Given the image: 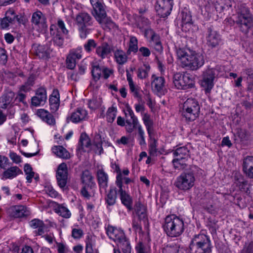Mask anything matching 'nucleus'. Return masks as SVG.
Wrapping results in <instances>:
<instances>
[{"mask_svg":"<svg viewBox=\"0 0 253 253\" xmlns=\"http://www.w3.org/2000/svg\"><path fill=\"white\" fill-rule=\"evenodd\" d=\"M225 22L231 26L236 24L240 31L245 34L253 28V16L245 3L238 5L235 20L230 17L225 19Z\"/></svg>","mask_w":253,"mask_h":253,"instance_id":"nucleus-1","label":"nucleus"},{"mask_svg":"<svg viewBox=\"0 0 253 253\" xmlns=\"http://www.w3.org/2000/svg\"><path fill=\"white\" fill-rule=\"evenodd\" d=\"M176 55L182 67L191 71H196L205 64L203 54L190 49L179 48Z\"/></svg>","mask_w":253,"mask_h":253,"instance_id":"nucleus-2","label":"nucleus"},{"mask_svg":"<svg viewBox=\"0 0 253 253\" xmlns=\"http://www.w3.org/2000/svg\"><path fill=\"white\" fill-rule=\"evenodd\" d=\"M93 7L91 14L100 26L105 30H110L117 27L110 17L107 16L104 3L99 0H90Z\"/></svg>","mask_w":253,"mask_h":253,"instance_id":"nucleus-3","label":"nucleus"},{"mask_svg":"<svg viewBox=\"0 0 253 253\" xmlns=\"http://www.w3.org/2000/svg\"><path fill=\"white\" fill-rule=\"evenodd\" d=\"M125 117L126 123V131L128 133H131L135 129H136V138L139 145L140 146H146V142L144 130L142 126L139 124V121L134 115L133 111L129 107L126 108Z\"/></svg>","mask_w":253,"mask_h":253,"instance_id":"nucleus-4","label":"nucleus"},{"mask_svg":"<svg viewBox=\"0 0 253 253\" xmlns=\"http://www.w3.org/2000/svg\"><path fill=\"white\" fill-rule=\"evenodd\" d=\"M199 173H202V169L196 166H193L189 171L182 172L176 178L174 185L181 190H188L194 185L195 176Z\"/></svg>","mask_w":253,"mask_h":253,"instance_id":"nucleus-5","label":"nucleus"},{"mask_svg":"<svg viewBox=\"0 0 253 253\" xmlns=\"http://www.w3.org/2000/svg\"><path fill=\"white\" fill-rule=\"evenodd\" d=\"M163 227L167 235L171 237L180 236L184 230L183 220L174 214L166 217Z\"/></svg>","mask_w":253,"mask_h":253,"instance_id":"nucleus-6","label":"nucleus"},{"mask_svg":"<svg viewBox=\"0 0 253 253\" xmlns=\"http://www.w3.org/2000/svg\"><path fill=\"white\" fill-rule=\"evenodd\" d=\"M211 248L210 237L204 234L195 235L189 245L190 253H211Z\"/></svg>","mask_w":253,"mask_h":253,"instance_id":"nucleus-7","label":"nucleus"},{"mask_svg":"<svg viewBox=\"0 0 253 253\" xmlns=\"http://www.w3.org/2000/svg\"><path fill=\"white\" fill-rule=\"evenodd\" d=\"M75 24L77 25L81 39H85L90 34L94 21L92 17L86 12H81L76 15Z\"/></svg>","mask_w":253,"mask_h":253,"instance_id":"nucleus-8","label":"nucleus"},{"mask_svg":"<svg viewBox=\"0 0 253 253\" xmlns=\"http://www.w3.org/2000/svg\"><path fill=\"white\" fill-rule=\"evenodd\" d=\"M79 149L88 153L92 151L101 155L103 152L102 142L100 136L97 135L92 143L89 136L85 133H82L79 142Z\"/></svg>","mask_w":253,"mask_h":253,"instance_id":"nucleus-9","label":"nucleus"},{"mask_svg":"<svg viewBox=\"0 0 253 253\" xmlns=\"http://www.w3.org/2000/svg\"><path fill=\"white\" fill-rule=\"evenodd\" d=\"M200 112V106L198 100L189 98L183 104L181 115L186 121L191 122L195 120L199 117Z\"/></svg>","mask_w":253,"mask_h":253,"instance_id":"nucleus-10","label":"nucleus"},{"mask_svg":"<svg viewBox=\"0 0 253 253\" xmlns=\"http://www.w3.org/2000/svg\"><path fill=\"white\" fill-rule=\"evenodd\" d=\"M219 75V68L217 67L208 68L203 72L201 84L205 88L206 93L211 91L214 86L215 78Z\"/></svg>","mask_w":253,"mask_h":253,"instance_id":"nucleus-11","label":"nucleus"},{"mask_svg":"<svg viewBox=\"0 0 253 253\" xmlns=\"http://www.w3.org/2000/svg\"><path fill=\"white\" fill-rule=\"evenodd\" d=\"M173 83L175 87L178 89H187L193 87L195 81L189 74L176 73L173 77Z\"/></svg>","mask_w":253,"mask_h":253,"instance_id":"nucleus-12","label":"nucleus"},{"mask_svg":"<svg viewBox=\"0 0 253 253\" xmlns=\"http://www.w3.org/2000/svg\"><path fill=\"white\" fill-rule=\"evenodd\" d=\"M31 22L33 28L38 31H43L47 28L46 18L40 10H37L32 14Z\"/></svg>","mask_w":253,"mask_h":253,"instance_id":"nucleus-13","label":"nucleus"},{"mask_svg":"<svg viewBox=\"0 0 253 253\" xmlns=\"http://www.w3.org/2000/svg\"><path fill=\"white\" fill-rule=\"evenodd\" d=\"M173 5V0H158L156 9L159 15L162 17H165L170 14Z\"/></svg>","mask_w":253,"mask_h":253,"instance_id":"nucleus-14","label":"nucleus"},{"mask_svg":"<svg viewBox=\"0 0 253 253\" xmlns=\"http://www.w3.org/2000/svg\"><path fill=\"white\" fill-rule=\"evenodd\" d=\"M206 38L207 44L212 48L217 47L221 42L220 35L211 27L207 29Z\"/></svg>","mask_w":253,"mask_h":253,"instance_id":"nucleus-15","label":"nucleus"},{"mask_svg":"<svg viewBox=\"0 0 253 253\" xmlns=\"http://www.w3.org/2000/svg\"><path fill=\"white\" fill-rule=\"evenodd\" d=\"M56 177L58 185L60 188H64L67 184L68 179V169L65 163H61L58 166Z\"/></svg>","mask_w":253,"mask_h":253,"instance_id":"nucleus-16","label":"nucleus"},{"mask_svg":"<svg viewBox=\"0 0 253 253\" xmlns=\"http://www.w3.org/2000/svg\"><path fill=\"white\" fill-rule=\"evenodd\" d=\"M47 100L46 89L44 87H40L36 91L35 95L31 99V104L37 107L45 103Z\"/></svg>","mask_w":253,"mask_h":253,"instance_id":"nucleus-17","label":"nucleus"},{"mask_svg":"<svg viewBox=\"0 0 253 253\" xmlns=\"http://www.w3.org/2000/svg\"><path fill=\"white\" fill-rule=\"evenodd\" d=\"M106 233L109 238L117 244L126 237L124 232L119 229L109 225L106 228Z\"/></svg>","mask_w":253,"mask_h":253,"instance_id":"nucleus-18","label":"nucleus"},{"mask_svg":"<svg viewBox=\"0 0 253 253\" xmlns=\"http://www.w3.org/2000/svg\"><path fill=\"white\" fill-rule=\"evenodd\" d=\"M34 54L41 59H47L49 57L51 51L46 45L34 44L32 47Z\"/></svg>","mask_w":253,"mask_h":253,"instance_id":"nucleus-19","label":"nucleus"},{"mask_svg":"<svg viewBox=\"0 0 253 253\" xmlns=\"http://www.w3.org/2000/svg\"><path fill=\"white\" fill-rule=\"evenodd\" d=\"M50 34L52 37V40L54 44L59 47L63 45L64 38L62 33L58 30L56 26L52 24L50 27Z\"/></svg>","mask_w":253,"mask_h":253,"instance_id":"nucleus-20","label":"nucleus"},{"mask_svg":"<svg viewBox=\"0 0 253 253\" xmlns=\"http://www.w3.org/2000/svg\"><path fill=\"white\" fill-rule=\"evenodd\" d=\"M151 79V86L153 90L159 93H163L165 84V78L153 75Z\"/></svg>","mask_w":253,"mask_h":253,"instance_id":"nucleus-21","label":"nucleus"},{"mask_svg":"<svg viewBox=\"0 0 253 253\" xmlns=\"http://www.w3.org/2000/svg\"><path fill=\"white\" fill-rule=\"evenodd\" d=\"M118 193L122 204L124 205L128 211L132 210L133 209L132 198L129 194L126 191V187L118 189Z\"/></svg>","mask_w":253,"mask_h":253,"instance_id":"nucleus-22","label":"nucleus"},{"mask_svg":"<svg viewBox=\"0 0 253 253\" xmlns=\"http://www.w3.org/2000/svg\"><path fill=\"white\" fill-rule=\"evenodd\" d=\"M133 209L134 216L139 218V220H143L144 221L147 220L146 207L140 201H137L135 203Z\"/></svg>","mask_w":253,"mask_h":253,"instance_id":"nucleus-23","label":"nucleus"},{"mask_svg":"<svg viewBox=\"0 0 253 253\" xmlns=\"http://www.w3.org/2000/svg\"><path fill=\"white\" fill-rule=\"evenodd\" d=\"M88 119V113L87 111L83 108H78L71 114L70 120L74 123H79Z\"/></svg>","mask_w":253,"mask_h":253,"instance_id":"nucleus-24","label":"nucleus"},{"mask_svg":"<svg viewBox=\"0 0 253 253\" xmlns=\"http://www.w3.org/2000/svg\"><path fill=\"white\" fill-rule=\"evenodd\" d=\"M142 120L146 127L149 137H151L154 134V123L151 118V115L148 113H141Z\"/></svg>","mask_w":253,"mask_h":253,"instance_id":"nucleus-25","label":"nucleus"},{"mask_svg":"<svg viewBox=\"0 0 253 253\" xmlns=\"http://www.w3.org/2000/svg\"><path fill=\"white\" fill-rule=\"evenodd\" d=\"M129 173V171L128 169H126L121 172V175L120 173L117 174L116 184L118 187V189L124 188V187H125L123 185V182L126 184H128L132 181L130 178L127 177Z\"/></svg>","mask_w":253,"mask_h":253,"instance_id":"nucleus-26","label":"nucleus"},{"mask_svg":"<svg viewBox=\"0 0 253 253\" xmlns=\"http://www.w3.org/2000/svg\"><path fill=\"white\" fill-rule=\"evenodd\" d=\"M10 215L15 218L22 217L29 214L27 208L23 205H16L11 207L9 210Z\"/></svg>","mask_w":253,"mask_h":253,"instance_id":"nucleus-27","label":"nucleus"},{"mask_svg":"<svg viewBox=\"0 0 253 253\" xmlns=\"http://www.w3.org/2000/svg\"><path fill=\"white\" fill-rule=\"evenodd\" d=\"M14 97L15 93L13 91L9 90L5 92L0 97V108L5 109L11 106Z\"/></svg>","mask_w":253,"mask_h":253,"instance_id":"nucleus-28","label":"nucleus"},{"mask_svg":"<svg viewBox=\"0 0 253 253\" xmlns=\"http://www.w3.org/2000/svg\"><path fill=\"white\" fill-rule=\"evenodd\" d=\"M243 170L247 177L253 178V157L247 156L244 159Z\"/></svg>","mask_w":253,"mask_h":253,"instance_id":"nucleus-29","label":"nucleus"},{"mask_svg":"<svg viewBox=\"0 0 253 253\" xmlns=\"http://www.w3.org/2000/svg\"><path fill=\"white\" fill-rule=\"evenodd\" d=\"M49 101L50 110L53 112H56L60 105V95L58 89H53L50 96Z\"/></svg>","mask_w":253,"mask_h":253,"instance_id":"nucleus-30","label":"nucleus"},{"mask_svg":"<svg viewBox=\"0 0 253 253\" xmlns=\"http://www.w3.org/2000/svg\"><path fill=\"white\" fill-rule=\"evenodd\" d=\"M96 176L100 188L106 190L109 180L107 173L103 169H99L97 171Z\"/></svg>","mask_w":253,"mask_h":253,"instance_id":"nucleus-31","label":"nucleus"},{"mask_svg":"<svg viewBox=\"0 0 253 253\" xmlns=\"http://www.w3.org/2000/svg\"><path fill=\"white\" fill-rule=\"evenodd\" d=\"M53 210L55 212L63 218H69L71 216V212L64 204L55 203Z\"/></svg>","mask_w":253,"mask_h":253,"instance_id":"nucleus-32","label":"nucleus"},{"mask_svg":"<svg viewBox=\"0 0 253 253\" xmlns=\"http://www.w3.org/2000/svg\"><path fill=\"white\" fill-rule=\"evenodd\" d=\"M175 158L188 160L190 158L189 151L185 146L177 148L173 151Z\"/></svg>","mask_w":253,"mask_h":253,"instance_id":"nucleus-33","label":"nucleus"},{"mask_svg":"<svg viewBox=\"0 0 253 253\" xmlns=\"http://www.w3.org/2000/svg\"><path fill=\"white\" fill-rule=\"evenodd\" d=\"M182 18V29L183 31H186L187 29L191 28L193 24L192 16L189 12L182 11L181 12Z\"/></svg>","mask_w":253,"mask_h":253,"instance_id":"nucleus-34","label":"nucleus"},{"mask_svg":"<svg viewBox=\"0 0 253 253\" xmlns=\"http://www.w3.org/2000/svg\"><path fill=\"white\" fill-rule=\"evenodd\" d=\"M95 52L100 58L104 59L111 53V49L107 42H103L96 47Z\"/></svg>","mask_w":253,"mask_h":253,"instance_id":"nucleus-35","label":"nucleus"},{"mask_svg":"<svg viewBox=\"0 0 253 253\" xmlns=\"http://www.w3.org/2000/svg\"><path fill=\"white\" fill-rule=\"evenodd\" d=\"M20 174H22V170L18 167L13 166L5 170L2 176L4 179H12Z\"/></svg>","mask_w":253,"mask_h":253,"instance_id":"nucleus-36","label":"nucleus"},{"mask_svg":"<svg viewBox=\"0 0 253 253\" xmlns=\"http://www.w3.org/2000/svg\"><path fill=\"white\" fill-rule=\"evenodd\" d=\"M82 180L84 185L87 186L88 188L90 187V189H92L95 186V183L93 181V177L88 170H86L83 171Z\"/></svg>","mask_w":253,"mask_h":253,"instance_id":"nucleus-37","label":"nucleus"},{"mask_svg":"<svg viewBox=\"0 0 253 253\" xmlns=\"http://www.w3.org/2000/svg\"><path fill=\"white\" fill-rule=\"evenodd\" d=\"M150 142L148 145L149 154L151 157H156L160 154V151L157 148V140L154 137V134H152L151 137H149Z\"/></svg>","mask_w":253,"mask_h":253,"instance_id":"nucleus-38","label":"nucleus"},{"mask_svg":"<svg viewBox=\"0 0 253 253\" xmlns=\"http://www.w3.org/2000/svg\"><path fill=\"white\" fill-rule=\"evenodd\" d=\"M52 151L60 158L67 159L70 157L69 152L62 146H54L52 148Z\"/></svg>","mask_w":253,"mask_h":253,"instance_id":"nucleus-39","label":"nucleus"},{"mask_svg":"<svg viewBox=\"0 0 253 253\" xmlns=\"http://www.w3.org/2000/svg\"><path fill=\"white\" fill-rule=\"evenodd\" d=\"M117 198L116 188H111L106 194L105 200L108 206H112L115 204Z\"/></svg>","mask_w":253,"mask_h":253,"instance_id":"nucleus-40","label":"nucleus"},{"mask_svg":"<svg viewBox=\"0 0 253 253\" xmlns=\"http://www.w3.org/2000/svg\"><path fill=\"white\" fill-rule=\"evenodd\" d=\"M126 79L128 83L130 91L133 93L134 97H138L139 95V87L136 85L132 80V74L128 70L126 71Z\"/></svg>","mask_w":253,"mask_h":253,"instance_id":"nucleus-41","label":"nucleus"},{"mask_svg":"<svg viewBox=\"0 0 253 253\" xmlns=\"http://www.w3.org/2000/svg\"><path fill=\"white\" fill-rule=\"evenodd\" d=\"M114 57L116 62L119 65H124L127 61V56L121 49H117L114 51Z\"/></svg>","mask_w":253,"mask_h":253,"instance_id":"nucleus-42","label":"nucleus"},{"mask_svg":"<svg viewBox=\"0 0 253 253\" xmlns=\"http://www.w3.org/2000/svg\"><path fill=\"white\" fill-rule=\"evenodd\" d=\"M150 66L148 64H144L139 67L137 70V77L138 79L143 80L146 79L149 75Z\"/></svg>","mask_w":253,"mask_h":253,"instance_id":"nucleus-43","label":"nucleus"},{"mask_svg":"<svg viewBox=\"0 0 253 253\" xmlns=\"http://www.w3.org/2000/svg\"><path fill=\"white\" fill-rule=\"evenodd\" d=\"M163 253H188L183 248L176 246H167L163 250Z\"/></svg>","mask_w":253,"mask_h":253,"instance_id":"nucleus-44","label":"nucleus"},{"mask_svg":"<svg viewBox=\"0 0 253 253\" xmlns=\"http://www.w3.org/2000/svg\"><path fill=\"white\" fill-rule=\"evenodd\" d=\"M138 41L135 37L131 36L129 40V47L127 51L128 54L131 52L136 53L138 51Z\"/></svg>","mask_w":253,"mask_h":253,"instance_id":"nucleus-45","label":"nucleus"},{"mask_svg":"<svg viewBox=\"0 0 253 253\" xmlns=\"http://www.w3.org/2000/svg\"><path fill=\"white\" fill-rule=\"evenodd\" d=\"M118 247H119L123 251L124 253H131V246L129 241L124 238V240H122L117 244Z\"/></svg>","mask_w":253,"mask_h":253,"instance_id":"nucleus-46","label":"nucleus"},{"mask_svg":"<svg viewBox=\"0 0 253 253\" xmlns=\"http://www.w3.org/2000/svg\"><path fill=\"white\" fill-rule=\"evenodd\" d=\"M155 50L159 53L162 52L163 47L158 35L154 36L151 39Z\"/></svg>","mask_w":253,"mask_h":253,"instance_id":"nucleus-47","label":"nucleus"},{"mask_svg":"<svg viewBox=\"0 0 253 253\" xmlns=\"http://www.w3.org/2000/svg\"><path fill=\"white\" fill-rule=\"evenodd\" d=\"M117 111V108L113 106L108 109L106 113V119L108 122L111 123L114 122L116 117Z\"/></svg>","mask_w":253,"mask_h":253,"instance_id":"nucleus-48","label":"nucleus"},{"mask_svg":"<svg viewBox=\"0 0 253 253\" xmlns=\"http://www.w3.org/2000/svg\"><path fill=\"white\" fill-rule=\"evenodd\" d=\"M187 160L183 159L174 158L172 162L175 169H183L187 166Z\"/></svg>","mask_w":253,"mask_h":253,"instance_id":"nucleus-49","label":"nucleus"},{"mask_svg":"<svg viewBox=\"0 0 253 253\" xmlns=\"http://www.w3.org/2000/svg\"><path fill=\"white\" fill-rule=\"evenodd\" d=\"M82 48L81 46H80L71 49L69 52V55L77 60L82 58Z\"/></svg>","mask_w":253,"mask_h":253,"instance_id":"nucleus-50","label":"nucleus"},{"mask_svg":"<svg viewBox=\"0 0 253 253\" xmlns=\"http://www.w3.org/2000/svg\"><path fill=\"white\" fill-rule=\"evenodd\" d=\"M24 172L27 175L26 179L27 181L29 183L31 182L32 179L34 176V172L33 171L32 168L29 164H26L25 165Z\"/></svg>","mask_w":253,"mask_h":253,"instance_id":"nucleus-51","label":"nucleus"},{"mask_svg":"<svg viewBox=\"0 0 253 253\" xmlns=\"http://www.w3.org/2000/svg\"><path fill=\"white\" fill-rule=\"evenodd\" d=\"M92 75L95 81H98L102 74V70L100 68L99 65H93L92 66L91 70Z\"/></svg>","mask_w":253,"mask_h":253,"instance_id":"nucleus-52","label":"nucleus"},{"mask_svg":"<svg viewBox=\"0 0 253 253\" xmlns=\"http://www.w3.org/2000/svg\"><path fill=\"white\" fill-rule=\"evenodd\" d=\"M143 220H139V218L133 216L132 222V226L133 230L136 232H140L142 230L141 221Z\"/></svg>","mask_w":253,"mask_h":253,"instance_id":"nucleus-53","label":"nucleus"},{"mask_svg":"<svg viewBox=\"0 0 253 253\" xmlns=\"http://www.w3.org/2000/svg\"><path fill=\"white\" fill-rule=\"evenodd\" d=\"M88 107L94 110L98 108L101 105V100L96 98H93L88 100Z\"/></svg>","mask_w":253,"mask_h":253,"instance_id":"nucleus-54","label":"nucleus"},{"mask_svg":"<svg viewBox=\"0 0 253 253\" xmlns=\"http://www.w3.org/2000/svg\"><path fill=\"white\" fill-rule=\"evenodd\" d=\"M96 43L93 39H89L84 44V48L87 52H90L92 49L96 47Z\"/></svg>","mask_w":253,"mask_h":253,"instance_id":"nucleus-55","label":"nucleus"},{"mask_svg":"<svg viewBox=\"0 0 253 253\" xmlns=\"http://www.w3.org/2000/svg\"><path fill=\"white\" fill-rule=\"evenodd\" d=\"M136 253H150V250L142 243H138L135 246Z\"/></svg>","mask_w":253,"mask_h":253,"instance_id":"nucleus-56","label":"nucleus"},{"mask_svg":"<svg viewBox=\"0 0 253 253\" xmlns=\"http://www.w3.org/2000/svg\"><path fill=\"white\" fill-rule=\"evenodd\" d=\"M85 253H99L97 250L93 249L92 242L88 237L85 241Z\"/></svg>","mask_w":253,"mask_h":253,"instance_id":"nucleus-57","label":"nucleus"},{"mask_svg":"<svg viewBox=\"0 0 253 253\" xmlns=\"http://www.w3.org/2000/svg\"><path fill=\"white\" fill-rule=\"evenodd\" d=\"M5 17L9 24L13 23L17 17V15L13 10L9 9L6 12Z\"/></svg>","mask_w":253,"mask_h":253,"instance_id":"nucleus-58","label":"nucleus"},{"mask_svg":"<svg viewBox=\"0 0 253 253\" xmlns=\"http://www.w3.org/2000/svg\"><path fill=\"white\" fill-rule=\"evenodd\" d=\"M219 4L221 5L222 8H229L233 6H235L234 0H218L217 1Z\"/></svg>","mask_w":253,"mask_h":253,"instance_id":"nucleus-59","label":"nucleus"},{"mask_svg":"<svg viewBox=\"0 0 253 253\" xmlns=\"http://www.w3.org/2000/svg\"><path fill=\"white\" fill-rule=\"evenodd\" d=\"M55 25L58 29V30L63 34L67 35L68 33V31L66 28L65 23L62 20L60 19H58L57 25Z\"/></svg>","mask_w":253,"mask_h":253,"instance_id":"nucleus-60","label":"nucleus"},{"mask_svg":"<svg viewBox=\"0 0 253 253\" xmlns=\"http://www.w3.org/2000/svg\"><path fill=\"white\" fill-rule=\"evenodd\" d=\"M76 62L77 60L76 59L68 54L66 59L67 68L71 70L74 69L76 66Z\"/></svg>","mask_w":253,"mask_h":253,"instance_id":"nucleus-61","label":"nucleus"},{"mask_svg":"<svg viewBox=\"0 0 253 253\" xmlns=\"http://www.w3.org/2000/svg\"><path fill=\"white\" fill-rule=\"evenodd\" d=\"M45 192L51 198H56L57 197L58 193L51 186H46L45 187Z\"/></svg>","mask_w":253,"mask_h":253,"instance_id":"nucleus-62","label":"nucleus"},{"mask_svg":"<svg viewBox=\"0 0 253 253\" xmlns=\"http://www.w3.org/2000/svg\"><path fill=\"white\" fill-rule=\"evenodd\" d=\"M90 187L88 188L87 186L84 185L81 189V193L82 195L87 199H90L91 197V190Z\"/></svg>","mask_w":253,"mask_h":253,"instance_id":"nucleus-63","label":"nucleus"},{"mask_svg":"<svg viewBox=\"0 0 253 253\" xmlns=\"http://www.w3.org/2000/svg\"><path fill=\"white\" fill-rule=\"evenodd\" d=\"M57 248L58 253H68L70 250L66 245L62 243H57Z\"/></svg>","mask_w":253,"mask_h":253,"instance_id":"nucleus-64","label":"nucleus"}]
</instances>
